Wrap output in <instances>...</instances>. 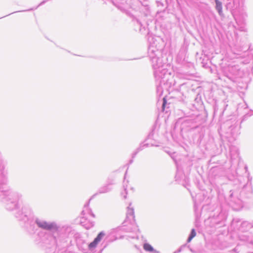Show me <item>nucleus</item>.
Segmentation results:
<instances>
[{
	"instance_id": "obj_1",
	"label": "nucleus",
	"mask_w": 253,
	"mask_h": 253,
	"mask_svg": "<svg viewBox=\"0 0 253 253\" xmlns=\"http://www.w3.org/2000/svg\"><path fill=\"white\" fill-rule=\"evenodd\" d=\"M4 166L0 169V200L4 204L5 209L10 211H15L14 216L19 221L30 222L27 228L30 234H34L37 228L34 223L30 220L34 217V213L31 208L27 205L24 206L19 209V201L22 195L11 189L7 186V177L4 171Z\"/></svg>"
},
{
	"instance_id": "obj_2",
	"label": "nucleus",
	"mask_w": 253,
	"mask_h": 253,
	"mask_svg": "<svg viewBox=\"0 0 253 253\" xmlns=\"http://www.w3.org/2000/svg\"><path fill=\"white\" fill-rule=\"evenodd\" d=\"M149 42L148 56L152 63L155 79L159 83V85L157 86V91L161 94L164 88L167 89L174 86L175 82L173 75L164 68V63L161 58L163 48L162 43L158 39L154 38L149 39Z\"/></svg>"
},
{
	"instance_id": "obj_3",
	"label": "nucleus",
	"mask_w": 253,
	"mask_h": 253,
	"mask_svg": "<svg viewBox=\"0 0 253 253\" xmlns=\"http://www.w3.org/2000/svg\"><path fill=\"white\" fill-rule=\"evenodd\" d=\"M34 223L39 228L46 231L42 239L43 243H50L54 245L57 242L64 243L65 238H68L72 231L70 226L61 228L55 221H47L38 217L34 218Z\"/></svg>"
},
{
	"instance_id": "obj_4",
	"label": "nucleus",
	"mask_w": 253,
	"mask_h": 253,
	"mask_svg": "<svg viewBox=\"0 0 253 253\" xmlns=\"http://www.w3.org/2000/svg\"><path fill=\"white\" fill-rule=\"evenodd\" d=\"M252 177L248 174V182L245 184L241 191L239 190H231L229 191V194L226 198L228 205L233 209L237 210L242 206L241 198H250L252 194Z\"/></svg>"
},
{
	"instance_id": "obj_5",
	"label": "nucleus",
	"mask_w": 253,
	"mask_h": 253,
	"mask_svg": "<svg viewBox=\"0 0 253 253\" xmlns=\"http://www.w3.org/2000/svg\"><path fill=\"white\" fill-rule=\"evenodd\" d=\"M181 120V129L185 131H192L194 129L197 130L199 132L201 128V121L200 117L198 115H190L180 119Z\"/></svg>"
},
{
	"instance_id": "obj_6",
	"label": "nucleus",
	"mask_w": 253,
	"mask_h": 253,
	"mask_svg": "<svg viewBox=\"0 0 253 253\" xmlns=\"http://www.w3.org/2000/svg\"><path fill=\"white\" fill-rule=\"evenodd\" d=\"M244 2V0H227L226 8L231 11L237 22L238 15H241L243 17L247 16L243 8Z\"/></svg>"
},
{
	"instance_id": "obj_7",
	"label": "nucleus",
	"mask_w": 253,
	"mask_h": 253,
	"mask_svg": "<svg viewBox=\"0 0 253 253\" xmlns=\"http://www.w3.org/2000/svg\"><path fill=\"white\" fill-rule=\"evenodd\" d=\"M112 188L109 187L107 184H105V185L101 187L98 190V192L94 194L88 200V202L86 203L84 205V209L82 212V214L84 215L85 214V212L86 211L88 214L91 215L93 217H95V215L92 212V211L90 209H88V207L90 201L94 197L98 194H103L108 193L112 190Z\"/></svg>"
},
{
	"instance_id": "obj_8",
	"label": "nucleus",
	"mask_w": 253,
	"mask_h": 253,
	"mask_svg": "<svg viewBox=\"0 0 253 253\" xmlns=\"http://www.w3.org/2000/svg\"><path fill=\"white\" fill-rule=\"evenodd\" d=\"M67 238H65L64 243H60L57 242L54 245H52L50 243H43L44 246L45 248V253H59V252L56 251V247H58L59 249H62L67 246Z\"/></svg>"
},
{
	"instance_id": "obj_9",
	"label": "nucleus",
	"mask_w": 253,
	"mask_h": 253,
	"mask_svg": "<svg viewBox=\"0 0 253 253\" xmlns=\"http://www.w3.org/2000/svg\"><path fill=\"white\" fill-rule=\"evenodd\" d=\"M226 125L228 127L227 133H229L233 137L237 136L240 133L241 126L237 121L234 122L233 124L230 121H227Z\"/></svg>"
},
{
	"instance_id": "obj_10",
	"label": "nucleus",
	"mask_w": 253,
	"mask_h": 253,
	"mask_svg": "<svg viewBox=\"0 0 253 253\" xmlns=\"http://www.w3.org/2000/svg\"><path fill=\"white\" fill-rule=\"evenodd\" d=\"M134 209L131 207V204L127 208L126 218L123 223V227L126 226L128 224H132L134 221Z\"/></svg>"
},
{
	"instance_id": "obj_11",
	"label": "nucleus",
	"mask_w": 253,
	"mask_h": 253,
	"mask_svg": "<svg viewBox=\"0 0 253 253\" xmlns=\"http://www.w3.org/2000/svg\"><path fill=\"white\" fill-rule=\"evenodd\" d=\"M105 235V234L104 231L100 232L93 241L88 245V247L89 249L91 251L94 250L98 243L102 240Z\"/></svg>"
},
{
	"instance_id": "obj_12",
	"label": "nucleus",
	"mask_w": 253,
	"mask_h": 253,
	"mask_svg": "<svg viewBox=\"0 0 253 253\" xmlns=\"http://www.w3.org/2000/svg\"><path fill=\"white\" fill-rule=\"evenodd\" d=\"M105 235V234L104 231L100 232L93 241L88 245V247L89 249L91 251L94 250L98 243L102 240Z\"/></svg>"
},
{
	"instance_id": "obj_13",
	"label": "nucleus",
	"mask_w": 253,
	"mask_h": 253,
	"mask_svg": "<svg viewBox=\"0 0 253 253\" xmlns=\"http://www.w3.org/2000/svg\"><path fill=\"white\" fill-rule=\"evenodd\" d=\"M226 212L220 210L219 213L217 215L213 214L211 218V221L216 224H219L222 221H223L226 218Z\"/></svg>"
},
{
	"instance_id": "obj_14",
	"label": "nucleus",
	"mask_w": 253,
	"mask_h": 253,
	"mask_svg": "<svg viewBox=\"0 0 253 253\" xmlns=\"http://www.w3.org/2000/svg\"><path fill=\"white\" fill-rule=\"evenodd\" d=\"M241 241L246 242L253 247V236L250 233L242 234L239 236ZM253 253V252L251 253Z\"/></svg>"
},
{
	"instance_id": "obj_15",
	"label": "nucleus",
	"mask_w": 253,
	"mask_h": 253,
	"mask_svg": "<svg viewBox=\"0 0 253 253\" xmlns=\"http://www.w3.org/2000/svg\"><path fill=\"white\" fill-rule=\"evenodd\" d=\"M215 3V9L217 11L218 14L222 17L224 16V14L222 11V2L219 0H214Z\"/></svg>"
},
{
	"instance_id": "obj_16",
	"label": "nucleus",
	"mask_w": 253,
	"mask_h": 253,
	"mask_svg": "<svg viewBox=\"0 0 253 253\" xmlns=\"http://www.w3.org/2000/svg\"><path fill=\"white\" fill-rule=\"evenodd\" d=\"M149 146V143H142L140 144V146L139 147H138L135 151L132 153V158H134L136 155L137 154V153L142 150L144 148L147 147Z\"/></svg>"
},
{
	"instance_id": "obj_17",
	"label": "nucleus",
	"mask_w": 253,
	"mask_h": 253,
	"mask_svg": "<svg viewBox=\"0 0 253 253\" xmlns=\"http://www.w3.org/2000/svg\"><path fill=\"white\" fill-rule=\"evenodd\" d=\"M253 227V223H251L247 221H243L241 223L240 230L245 231L248 230L249 228Z\"/></svg>"
},
{
	"instance_id": "obj_18",
	"label": "nucleus",
	"mask_w": 253,
	"mask_h": 253,
	"mask_svg": "<svg viewBox=\"0 0 253 253\" xmlns=\"http://www.w3.org/2000/svg\"><path fill=\"white\" fill-rule=\"evenodd\" d=\"M143 248L146 251L153 252L155 253H159L158 251L154 250L153 247L148 243H145L143 245Z\"/></svg>"
},
{
	"instance_id": "obj_19",
	"label": "nucleus",
	"mask_w": 253,
	"mask_h": 253,
	"mask_svg": "<svg viewBox=\"0 0 253 253\" xmlns=\"http://www.w3.org/2000/svg\"><path fill=\"white\" fill-rule=\"evenodd\" d=\"M196 235V231L194 229H192L190 232V233L188 236L187 242L189 243L192 240V239L195 237Z\"/></svg>"
},
{
	"instance_id": "obj_20",
	"label": "nucleus",
	"mask_w": 253,
	"mask_h": 253,
	"mask_svg": "<svg viewBox=\"0 0 253 253\" xmlns=\"http://www.w3.org/2000/svg\"><path fill=\"white\" fill-rule=\"evenodd\" d=\"M167 103V100L165 98V97H164L163 98V103H162V109L163 111L165 110V108Z\"/></svg>"
},
{
	"instance_id": "obj_21",
	"label": "nucleus",
	"mask_w": 253,
	"mask_h": 253,
	"mask_svg": "<svg viewBox=\"0 0 253 253\" xmlns=\"http://www.w3.org/2000/svg\"><path fill=\"white\" fill-rule=\"evenodd\" d=\"M114 184V180L113 179L108 178L107 179L106 184H107L109 187Z\"/></svg>"
},
{
	"instance_id": "obj_22",
	"label": "nucleus",
	"mask_w": 253,
	"mask_h": 253,
	"mask_svg": "<svg viewBox=\"0 0 253 253\" xmlns=\"http://www.w3.org/2000/svg\"><path fill=\"white\" fill-rule=\"evenodd\" d=\"M153 136V130H152V131H151V132H150L149 133V134H148V136H147V139H146V140H145V141H146L147 139L152 138Z\"/></svg>"
},
{
	"instance_id": "obj_23",
	"label": "nucleus",
	"mask_w": 253,
	"mask_h": 253,
	"mask_svg": "<svg viewBox=\"0 0 253 253\" xmlns=\"http://www.w3.org/2000/svg\"><path fill=\"white\" fill-rule=\"evenodd\" d=\"M135 21L136 22V23L139 25L140 26V27H142V24L141 23V22L139 20L136 19Z\"/></svg>"
},
{
	"instance_id": "obj_24",
	"label": "nucleus",
	"mask_w": 253,
	"mask_h": 253,
	"mask_svg": "<svg viewBox=\"0 0 253 253\" xmlns=\"http://www.w3.org/2000/svg\"><path fill=\"white\" fill-rule=\"evenodd\" d=\"M157 3V5L158 6H163V2H161V1H156Z\"/></svg>"
},
{
	"instance_id": "obj_25",
	"label": "nucleus",
	"mask_w": 253,
	"mask_h": 253,
	"mask_svg": "<svg viewBox=\"0 0 253 253\" xmlns=\"http://www.w3.org/2000/svg\"><path fill=\"white\" fill-rule=\"evenodd\" d=\"M124 190L125 192V195L124 196V198L126 199V195H127V191H126V188L125 187V186H124Z\"/></svg>"
},
{
	"instance_id": "obj_26",
	"label": "nucleus",
	"mask_w": 253,
	"mask_h": 253,
	"mask_svg": "<svg viewBox=\"0 0 253 253\" xmlns=\"http://www.w3.org/2000/svg\"><path fill=\"white\" fill-rule=\"evenodd\" d=\"M238 248H239V247H238V246H237L234 250H232V251L236 252V253H238V252H239V251H238Z\"/></svg>"
},
{
	"instance_id": "obj_27",
	"label": "nucleus",
	"mask_w": 253,
	"mask_h": 253,
	"mask_svg": "<svg viewBox=\"0 0 253 253\" xmlns=\"http://www.w3.org/2000/svg\"><path fill=\"white\" fill-rule=\"evenodd\" d=\"M182 247H181V248H180L179 249H178L177 251H175L173 253H179L180 252H181V250H182Z\"/></svg>"
},
{
	"instance_id": "obj_28",
	"label": "nucleus",
	"mask_w": 253,
	"mask_h": 253,
	"mask_svg": "<svg viewBox=\"0 0 253 253\" xmlns=\"http://www.w3.org/2000/svg\"><path fill=\"white\" fill-rule=\"evenodd\" d=\"M230 155H231V157L232 158L233 157V155H232V148L230 149Z\"/></svg>"
},
{
	"instance_id": "obj_29",
	"label": "nucleus",
	"mask_w": 253,
	"mask_h": 253,
	"mask_svg": "<svg viewBox=\"0 0 253 253\" xmlns=\"http://www.w3.org/2000/svg\"><path fill=\"white\" fill-rule=\"evenodd\" d=\"M142 5L144 6L145 7H146L147 9H148L149 7H148V5H147V4L146 5H144V4H143L142 3Z\"/></svg>"
},
{
	"instance_id": "obj_30",
	"label": "nucleus",
	"mask_w": 253,
	"mask_h": 253,
	"mask_svg": "<svg viewBox=\"0 0 253 253\" xmlns=\"http://www.w3.org/2000/svg\"><path fill=\"white\" fill-rule=\"evenodd\" d=\"M111 2L113 3V4L114 5H115V6L116 5V4H115V2L113 0H111Z\"/></svg>"
},
{
	"instance_id": "obj_31",
	"label": "nucleus",
	"mask_w": 253,
	"mask_h": 253,
	"mask_svg": "<svg viewBox=\"0 0 253 253\" xmlns=\"http://www.w3.org/2000/svg\"><path fill=\"white\" fill-rule=\"evenodd\" d=\"M133 160L131 159V160H130L129 161V164H131L133 163Z\"/></svg>"
},
{
	"instance_id": "obj_32",
	"label": "nucleus",
	"mask_w": 253,
	"mask_h": 253,
	"mask_svg": "<svg viewBox=\"0 0 253 253\" xmlns=\"http://www.w3.org/2000/svg\"><path fill=\"white\" fill-rule=\"evenodd\" d=\"M177 177H178V173H176V175H175V178H177Z\"/></svg>"
},
{
	"instance_id": "obj_33",
	"label": "nucleus",
	"mask_w": 253,
	"mask_h": 253,
	"mask_svg": "<svg viewBox=\"0 0 253 253\" xmlns=\"http://www.w3.org/2000/svg\"><path fill=\"white\" fill-rule=\"evenodd\" d=\"M121 228H122V227H118V228L116 229V230L120 229Z\"/></svg>"
},
{
	"instance_id": "obj_34",
	"label": "nucleus",
	"mask_w": 253,
	"mask_h": 253,
	"mask_svg": "<svg viewBox=\"0 0 253 253\" xmlns=\"http://www.w3.org/2000/svg\"><path fill=\"white\" fill-rule=\"evenodd\" d=\"M236 153H237V155H238V153L237 151Z\"/></svg>"
},
{
	"instance_id": "obj_35",
	"label": "nucleus",
	"mask_w": 253,
	"mask_h": 253,
	"mask_svg": "<svg viewBox=\"0 0 253 253\" xmlns=\"http://www.w3.org/2000/svg\"><path fill=\"white\" fill-rule=\"evenodd\" d=\"M159 41H161L160 39L158 38Z\"/></svg>"
}]
</instances>
